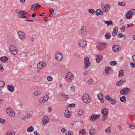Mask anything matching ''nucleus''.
Segmentation results:
<instances>
[{
  "mask_svg": "<svg viewBox=\"0 0 135 135\" xmlns=\"http://www.w3.org/2000/svg\"><path fill=\"white\" fill-rule=\"evenodd\" d=\"M107 45L105 43H99L97 45V49L100 51H103L106 47Z\"/></svg>",
  "mask_w": 135,
  "mask_h": 135,
  "instance_id": "4",
  "label": "nucleus"
},
{
  "mask_svg": "<svg viewBox=\"0 0 135 135\" xmlns=\"http://www.w3.org/2000/svg\"><path fill=\"white\" fill-rule=\"evenodd\" d=\"M120 100L122 102H125L126 101V97L123 96L120 98Z\"/></svg>",
  "mask_w": 135,
  "mask_h": 135,
  "instance_id": "33",
  "label": "nucleus"
},
{
  "mask_svg": "<svg viewBox=\"0 0 135 135\" xmlns=\"http://www.w3.org/2000/svg\"><path fill=\"white\" fill-rule=\"evenodd\" d=\"M130 89L129 88H126L121 90L120 93L123 95H126L128 94L130 92Z\"/></svg>",
  "mask_w": 135,
  "mask_h": 135,
  "instance_id": "5",
  "label": "nucleus"
},
{
  "mask_svg": "<svg viewBox=\"0 0 135 135\" xmlns=\"http://www.w3.org/2000/svg\"><path fill=\"white\" fill-rule=\"evenodd\" d=\"M132 16L131 12L128 11L126 14V17L127 19H129L132 17Z\"/></svg>",
  "mask_w": 135,
  "mask_h": 135,
  "instance_id": "20",
  "label": "nucleus"
},
{
  "mask_svg": "<svg viewBox=\"0 0 135 135\" xmlns=\"http://www.w3.org/2000/svg\"><path fill=\"white\" fill-rule=\"evenodd\" d=\"M16 47L13 45H10L9 47V51L11 50H13L15 49Z\"/></svg>",
  "mask_w": 135,
  "mask_h": 135,
  "instance_id": "39",
  "label": "nucleus"
},
{
  "mask_svg": "<svg viewBox=\"0 0 135 135\" xmlns=\"http://www.w3.org/2000/svg\"><path fill=\"white\" fill-rule=\"evenodd\" d=\"M111 36V34L109 32L106 33L105 35V37L107 39H109Z\"/></svg>",
  "mask_w": 135,
  "mask_h": 135,
  "instance_id": "36",
  "label": "nucleus"
},
{
  "mask_svg": "<svg viewBox=\"0 0 135 135\" xmlns=\"http://www.w3.org/2000/svg\"><path fill=\"white\" fill-rule=\"evenodd\" d=\"M103 21L105 22V24H107L108 26H110V25L112 26L113 25V22L112 21Z\"/></svg>",
  "mask_w": 135,
  "mask_h": 135,
  "instance_id": "30",
  "label": "nucleus"
},
{
  "mask_svg": "<svg viewBox=\"0 0 135 135\" xmlns=\"http://www.w3.org/2000/svg\"><path fill=\"white\" fill-rule=\"evenodd\" d=\"M86 132L84 129H81L79 131V135H85Z\"/></svg>",
  "mask_w": 135,
  "mask_h": 135,
  "instance_id": "31",
  "label": "nucleus"
},
{
  "mask_svg": "<svg viewBox=\"0 0 135 135\" xmlns=\"http://www.w3.org/2000/svg\"><path fill=\"white\" fill-rule=\"evenodd\" d=\"M100 117L99 114L96 115L93 114L90 117V119L91 121H94L95 120L98 119Z\"/></svg>",
  "mask_w": 135,
  "mask_h": 135,
  "instance_id": "13",
  "label": "nucleus"
},
{
  "mask_svg": "<svg viewBox=\"0 0 135 135\" xmlns=\"http://www.w3.org/2000/svg\"><path fill=\"white\" fill-rule=\"evenodd\" d=\"M89 133L90 135H94L95 134V131L93 129H90L89 131Z\"/></svg>",
  "mask_w": 135,
  "mask_h": 135,
  "instance_id": "26",
  "label": "nucleus"
},
{
  "mask_svg": "<svg viewBox=\"0 0 135 135\" xmlns=\"http://www.w3.org/2000/svg\"><path fill=\"white\" fill-rule=\"evenodd\" d=\"M112 50L114 52H117L119 50V46L116 45H114L112 47Z\"/></svg>",
  "mask_w": 135,
  "mask_h": 135,
  "instance_id": "19",
  "label": "nucleus"
},
{
  "mask_svg": "<svg viewBox=\"0 0 135 135\" xmlns=\"http://www.w3.org/2000/svg\"><path fill=\"white\" fill-rule=\"evenodd\" d=\"M103 98H98L100 100V102L102 103H103L104 102V100L103 99Z\"/></svg>",
  "mask_w": 135,
  "mask_h": 135,
  "instance_id": "52",
  "label": "nucleus"
},
{
  "mask_svg": "<svg viewBox=\"0 0 135 135\" xmlns=\"http://www.w3.org/2000/svg\"><path fill=\"white\" fill-rule=\"evenodd\" d=\"M49 96L48 95H45L44 96L43 98H41L39 100V101L40 103H43L47 101L48 99Z\"/></svg>",
  "mask_w": 135,
  "mask_h": 135,
  "instance_id": "12",
  "label": "nucleus"
},
{
  "mask_svg": "<svg viewBox=\"0 0 135 135\" xmlns=\"http://www.w3.org/2000/svg\"><path fill=\"white\" fill-rule=\"evenodd\" d=\"M129 12H131V13L132 15L135 14V9H132L130 10L129 11Z\"/></svg>",
  "mask_w": 135,
  "mask_h": 135,
  "instance_id": "46",
  "label": "nucleus"
},
{
  "mask_svg": "<svg viewBox=\"0 0 135 135\" xmlns=\"http://www.w3.org/2000/svg\"><path fill=\"white\" fill-rule=\"evenodd\" d=\"M46 65V64L44 61H40L37 64V67L39 69H41L45 67Z\"/></svg>",
  "mask_w": 135,
  "mask_h": 135,
  "instance_id": "9",
  "label": "nucleus"
},
{
  "mask_svg": "<svg viewBox=\"0 0 135 135\" xmlns=\"http://www.w3.org/2000/svg\"><path fill=\"white\" fill-rule=\"evenodd\" d=\"M97 97L98 98H103V95L101 93H99L98 94Z\"/></svg>",
  "mask_w": 135,
  "mask_h": 135,
  "instance_id": "50",
  "label": "nucleus"
},
{
  "mask_svg": "<svg viewBox=\"0 0 135 135\" xmlns=\"http://www.w3.org/2000/svg\"><path fill=\"white\" fill-rule=\"evenodd\" d=\"M111 68L109 67H107L105 69V71H108L110 70Z\"/></svg>",
  "mask_w": 135,
  "mask_h": 135,
  "instance_id": "55",
  "label": "nucleus"
},
{
  "mask_svg": "<svg viewBox=\"0 0 135 135\" xmlns=\"http://www.w3.org/2000/svg\"><path fill=\"white\" fill-rule=\"evenodd\" d=\"M81 29V33L82 35H85L87 34L86 29L85 26H82Z\"/></svg>",
  "mask_w": 135,
  "mask_h": 135,
  "instance_id": "15",
  "label": "nucleus"
},
{
  "mask_svg": "<svg viewBox=\"0 0 135 135\" xmlns=\"http://www.w3.org/2000/svg\"><path fill=\"white\" fill-rule=\"evenodd\" d=\"M9 51L11 54L14 55H16L18 52V50L16 49L13 50H11Z\"/></svg>",
  "mask_w": 135,
  "mask_h": 135,
  "instance_id": "29",
  "label": "nucleus"
},
{
  "mask_svg": "<svg viewBox=\"0 0 135 135\" xmlns=\"http://www.w3.org/2000/svg\"><path fill=\"white\" fill-rule=\"evenodd\" d=\"M118 28L117 27L115 26V27L114 28L113 32L117 33L118 32Z\"/></svg>",
  "mask_w": 135,
  "mask_h": 135,
  "instance_id": "49",
  "label": "nucleus"
},
{
  "mask_svg": "<svg viewBox=\"0 0 135 135\" xmlns=\"http://www.w3.org/2000/svg\"><path fill=\"white\" fill-rule=\"evenodd\" d=\"M88 11L92 15L94 14V13L95 12V10L92 9H89Z\"/></svg>",
  "mask_w": 135,
  "mask_h": 135,
  "instance_id": "37",
  "label": "nucleus"
},
{
  "mask_svg": "<svg viewBox=\"0 0 135 135\" xmlns=\"http://www.w3.org/2000/svg\"><path fill=\"white\" fill-rule=\"evenodd\" d=\"M134 26V25L133 24H131L130 25L127 24V28H128L130 27H132Z\"/></svg>",
  "mask_w": 135,
  "mask_h": 135,
  "instance_id": "56",
  "label": "nucleus"
},
{
  "mask_svg": "<svg viewBox=\"0 0 135 135\" xmlns=\"http://www.w3.org/2000/svg\"><path fill=\"white\" fill-rule=\"evenodd\" d=\"M129 127L131 129H133L135 128V126L131 124L129 126Z\"/></svg>",
  "mask_w": 135,
  "mask_h": 135,
  "instance_id": "62",
  "label": "nucleus"
},
{
  "mask_svg": "<svg viewBox=\"0 0 135 135\" xmlns=\"http://www.w3.org/2000/svg\"><path fill=\"white\" fill-rule=\"evenodd\" d=\"M122 31L124 32V30L125 29V27L124 26H123L122 28H120Z\"/></svg>",
  "mask_w": 135,
  "mask_h": 135,
  "instance_id": "63",
  "label": "nucleus"
},
{
  "mask_svg": "<svg viewBox=\"0 0 135 135\" xmlns=\"http://www.w3.org/2000/svg\"><path fill=\"white\" fill-rule=\"evenodd\" d=\"M108 109L106 108H104L101 110V114L103 116H107L108 115Z\"/></svg>",
  "mask_w": 135,
  "mask_h": 135,
  "instance_id": "16",
  "label": "nucleus"
},
{
  "mask_svg": "<svg viewBox=\"0 0 135 135\" xmlns=\"http://www.w3.org/2000/svg\"><path fill=\"white\" fill-rule=\"evenodd\" d=\"M126 81V80H120L116 82V84L117 86H120L122 85L124 83H125Z\"/></svg>",
  "mask_w": 135,
  "mask_h": 135,
  "instance_id": "18",
  "label": "nucleus"
},
{
  "mask_svg": "<svg viewBox=\"0 0 135 135\" xmlns=\"http://www.w3.org/2000/svg\"><path fill=\"white\" fill-rule=\"evenodd\" d=\"M64 116L65 117L68 118L70 117V113L68 110L65 111Z\"/></svg>",
  "mask_w": 135,
  "mask_h": 135,
  "instance_id": "24",
  "label": "nucleus"
},
{
  "mask_svg": "<svg viewBox=\"0 0 135 135\" xmlns=\"http://www.w3.org/2000/svg\"><path fill=\"white\" fill-rule=\"evenodd\" d=\"M132 59L133 61L135 63V55H133L132 56Z\"/></svg>",
  "mask_w": 135,
  "mask_h": 135,
  "instance_id": "64",
  "label": "nucleus"
},
{
  "mask_svg": "<svg viewBox=\"0 0 135 135\" xmlns=\"http://www.w3.org/2000/svg\"><path fill=\"white\" fill-rule=\"evenodd\" d=\"M34 130V128L33 126H31L29 127L27 129V131L29 132H31Z\"/></svg>",
  "mask_w": 135,
  "mask_h": 135,
  "instance_id": "35",
  "label": "nucleus"
},
{
  "mask_svg": "<svg viewBox=\"0 0 135 135\" xmlns=\"http://www.w3.org/2000/svg\"><path fill=\"white\" fill-rule=\"evenodd\" d=\"M110 101H111L110 103L112 105H114L117 102V100L115 99H112V100H110Z\"/></svg>",
  "mask_w": 135,
  "mask_h": 135,
  "instance_id": "41",
  "label": "nucleus"
},
{
  "mask_svg": "<svg viewBox=\"0 0 135 135\" xmlns=\"http://www.w3.org/2000/svg\"><path fill=\"white\" fill-rule=\"evenodd\" d=\"M15 12L16 13L19 14L18 16L22 18V16L23 15H26L25 11H22L20 9H16Z\"/></svg>",
  "mask_w": 135,
  "mask_h": 135,
  "instance_id": "6",
  "label": "nucleus"
},
{
  "mask_svg": "<svg viewBox=\"0 0 135 135\" xmlns=\"http://www.w3.org/2000/svg\"><path fill=\"white\" fill-rule=\"evenodd\" d=\"M107 116H103L102 117L101 120L102 121L104 122L106 120H107Z\"/></svg>",
  "mask_w": 135,
  "mask_h": 135,
  "instance_id": "38",
  "label": "nucleus"
},
{
  "mask_svg": "<svg viewBox=\"0 0 135 135\" xmlns=\"http://www.w3.org/2000/svg\"><path fill=\"white\" fill-rule=\"evenodd\" d=\"M95 13L96 15L97 16L100 15L102 16L104 14L103 11L101 9H97L95 12Z\"/></svg>",
  "mask_w": 135,
  "mask_h": 135,
  "instance_id": "21",
  "label": "nucleus"
},
{
  "mask_svg": "<svg viewBox=\"0 0 135 135\" xmlns=\"http://www.w3.org/2000/svg\"><path fill=\"white\" fill-rule=\"evenodd\" d=\"M47 79L49 81H51L53 80V78L51 76H49L47 77Z\"/></svg>",
  "mask_w": 135,
  "mask_h": 135,
  "instance_id": "43",
  "label": "nucleus"
},
{
  "mask_svg": "<svg viewBox=\"0 0 135 135\" xmlns=\"http://www.w3.org/2000/svg\"><path fill=\"white\" fill-rule=\"evenodd\" d=\"M117 33L113 32V33H112V35L113 36L115 37L117 36Z\"/></svg>",
  "mask_w": 135,
  "mask_h": 135,
  "instance_id": "59",
  "label": "nucleus"
},
{
  "mask_svg": "<svg viewBox=\"0 0 135 135\" xmlns=\"http://www.w3.org/2000/svg\"><path fill=\"white\" fill-rule=\"evenodd\" d=\"M96 60L97 62H99L103 59V56L102 55L97 54L96 56Z\"/></svg>",
  "mask_w": 135,
  "mask_h": 135,
  "instance_id": "17",
  "label": "nucleus"
},
{
  "mask_svg": "<svg viewBox=\"0 0 135 135\" xmlns=\"http://www.w3.org/2000/svg\"><path fill=\"white\" fill-rule=\"evenodd\" d=\"M5 121L4 119L0 118V123L2 124H3L4 123V122Z\"/></svg>",
  "mask_w": 135,
  "mask_h": 135,
  "instance_id": "53",
  "label": "nucleus"
},
{
  "mask_svg": "<svg viewBox=\"0 0 135 135\" xmlns=\"http://www.w3.org/2000/svg\"><path fill=\"white\" fill-rule=\"evenodd\" d=\"M18 34L20 38L22 41L24 40L26 38V36L25 32L23 31H19L18 32Z\"/></svg>",
  "mask_w": 135,
  "mask_h": 135,
  "instance_id": "7",
  "label": "nucleus"
},
{
  "mask_svg": "<svg viewBox=\"0 0 135 135\" xmlns=\"http://www.w3.org/2000/svg\"><path fill=\"white\" fill-rule=\"evenodd\" d=\"M104 12L105 13L107 12L110 9V5L109 4H106L104 8Z\"/></svg>",
  "mask_w": 135,
  "mask_h": 135,
  "instance_id": "22",
  "label": "nucleus"
},
{
  "mask_svg": "<svg viewBox=\"0 0 135 135\" xmlns=\"http://www.w3.org/2000/svg\"><path fill=\"white\" fill-rule=\"evenodd\" d=\"M61 95L64 97L65 99H68V96L64 94H61Z\"/></svg>",
  "mask_w": 135,
  "mask_h": 135,
  "instance_id": "48",
  "label": "nucleus"
},
{
  "mask_svg": "<svg viewBox=\"0 0 135 135\" xmlns=\"http://www.w3.org/2000/svg\"><path fill=\"white\" fill-rule=\"evenodd\" d=\"M55 58L58 61H60L63 59L62 54L60 52L56 51L55 53Z\"/></svg>",
  "mask_w": 135,
  "mask_h": 135,
  "instance_id": "3",
  "label": "nucleus"
},
{
  "mask_svg": "<svg viewBox=\"0 0 135 135\" xmlns=\"http://www.w3.org/2000/svg\"><path fill=\"white\" fill-rule=\"evenodd\" d=\"M105 98L107 100L109 101H110V100H112V98H111L109 95H106L105 96Z\"/></svg>",
  "mask_w": 135,
  "mask_h": 135,
  "instance_id": "42",
  "label": "nucleus"
},
{
  "mask_svg": "<svg viewBox=\"0 0 135 135\" xmlns=\"http://www.w3.org/2000/svg\"><path fill=\"white\" fill-rule=\"evenodd\" d=\"M6 111L7 113L11 117H13L15 116V113L13 111L12 109L10 108H7Z\"/></svg>",
  "mask_w": 135,
  "mask_h": 135,
  "instance_id": "10",
  "label": "nucleus"
},
{
  "mask_svg": "<svg viewBox=\"0 0 135 135\" xmlns=\"http://www.w3.org/2000/svg\"><path fill=\"white\" fill-rule=\"evenodd\" d=\"M78 43L80 46L82 47H85L86 46L87 43L86 41L81 40L79 41Z\"/></svg>",
  "mask_w": 135,
  "mask_h": 135,
  "instance_id": "11",
  "label": "nucleus"
},
{
  "mask_svg": "<svg viewBox=\"0 0 135 135\" xmlns=\"http://www.w3.org/2000/svg\"><path fill=\"white\" fill-rule=\"evenodd\" d=\"M8 57L5 56L2 57L0 58V60L3 62H6L8 61Z\"/></svg>",
  "mask_w": 135,
  "mask_h": 135,
  "instance_id": "23",
  "label": "nucleus"
},
{
  "mask_svg": "<svg viewBox=\"0 0 135 135\" xmlns=\"http://www.w3.org/2000/svg\"><path fill=\"white\" fill-rule=\"evenodd\" d=\"M49 121V118L46 116H44L42 118V123L43 125L45 126Z\"/></svg>",
  "mask_w": 135,
  "mask_h": 135,
  "instance_id": "14",
  "label": "nucleus"
},
{
  "mask_svg": "<svg viewBox=\"0 0 135 135\" xmlns=\"http://www.w3.org/2000/svg\"><path fill=\"white\" fill-rule=\"evenodd\" d=\"M27 117V118H30L32 116V115L30 114H26Z\"/></svg>",
  "mask_w": 135,
  "mask_h": 135,
  "instance_id": "61",
  "label": "nucleus"
},
{
  "mask_svg": "<svg viewBox=\"0 0 135 135\" xmlns=\"http://www.w3.org/2000/svg\"><path fill=\"white\" fill-rule=\"evenodd\" d=\"M73 132L72 131H70L67 132L65 135H73Z\"/></svg>",
  "mask_w": 135,
  "mask_h": 135,
  "instance_id": "45",
  "label": "nucleus"
},
{
  "mask_svg": "<svg viewBox=\"0 0 135 135\" xmlns=\"http://www.w3.org/2000/svg\"><path fill=\"white\" fill-rule=\"evenodd\" d=\"M15 133L14 132H12L11 131L8 132H6V135H15Z\"/></svg>",
  "mask_w": 135,
  "mask_h": 135,
  "instance_id": "40",
  "label": "nucleus"
},
{
  "mask_svg": "<svg viewBox=\"0 0 135 135\" xmlns=\"http://www.w3.org/2000/svg\"><path fill=\"white\" fill-rule=\"evenodd\" d=\"M34 94L35 95L37 96L40 95L41 93L40 91L37 90L34 91Z\"/></svg>",
  "mask_w": 135,
  "mask_h": 135,
  "instance_id": "34",
  "label": "nucleus"
},
{
  "mask_svg": "<svg viewBox=\"0 0 135 135\" xmlns=\"http://www.w3.org/2000/svg\"><path fill=\"white\" fill-rule=\"evenodd\" d=\"M89 95L87 94H84L82 97V100L83 102L85 103H89L91 101V99L89 98Z\"/></svg>",
  "mask_w": 135,
  "mask_h": 135,
  "instance_id": "2",
  "label": "nucleus"
},
{
  "mask_svg": "<svg viewBox=\"0 0 135 135\" xmlns=\"http://www.w3.org/2000/svg\"><path fill=\"white\" fill-rule=\"evenodd\" d=\"M49 10L51 13H54V11L52 9L49 8Z\"/></svg>",
  "mask_w": 135,
  "mask_h": 135,
  "instance_id": "60",
  "label": "nucleus"
},
{
  "mask_svg": "<svg viewBox=\"0 0 135 135\" xmlns=\"http://www.w3.org/2000/svg\"><path fill=\"white\" fill-rule=\"evenodd\" d=\"M124 74V71L123 70H121L119 73V77H120L123 76Z\"/></svg>",
  "mask_w": 135,
  "mask_h": 135,
  "instance_id": "32",
  "label": "nucleus"
},
{
  "mask_svg": "<svg viewBox=\"0 0 135 135\" xmlns=\"http://www.w3.org/2000/svg\"><path fill=\"white\" fill-rule=\"evenodd\" d=\"M105 132L107 133H110L111 131L110 128L109 127H108L105 130Z\"/></svg>",
  "mask_w": 135,
  "mask_h": 135,
  "instance_id": "51",
  "label": "nucleus"
},
{
  "mask_svg": "<svg viewBox=\"0 0 135 135\" xmlns=\"http://www.w3.org/2000/svg\"><path fill=\"white\" fill-rule=\"evenodd\" d=\"M118 4L119 6H123L126 5L125 3L124 2H120L118 3Z\"/></svg>",
  "mask_w": 135,
  "mask_h": 135,
  "instance_id": "47",
  "label": "nucleus"
},
{
  "mask_svg": "<svg viewBox=\"0 0 135 135\" xmlns=\"http://www.w3.org/2000/svg\"><path fill=\"white\" fill-rule=\"evenodd\" d=\"M35 6V7L33 8V11H35L36 10V8L38 7V6H37V4L36 3L34 4Z\"/></svg>",
  "mask_w": 135,
  "mask_h": 135,
  "instance_id": "58",
  "label": "nucleus"
},
{
  "mask_svg": "<svg viewBox=\"0 0 135 135\" xmlns=\"http://www.w3.org/2000/svg\"><path fill=\"white\" fill-rule=\"evenodd\" d=\"M130 65L133 68H135V64L132 62L130 63Z\"/></svg>",
  "mask_w": 135,
  "mask_h": 135,
  "instance_id": "57",
  "label": "nucleus"
},
{
  "mask_svg": "<svg viewBox=\"0 0 135 135\" xmlns=\"http://www.w3.org/2000/svg\"><path fill=\"white\" fill-rule=\"evenodd\" d=\"M3 68L2 67V64H0V71L2 72L3 71Z\"/></svg>",
  "mask_w": 135,
  "mask_h": 135,
  "instance_id": "54",
  "label": "nucleus"
},
{
  "mask_svg": "<svg viewBox=\"0 0 135 135\" xmlns=\"http://www.w3.org/2000/svg\"><path fill=\"white\" fill-rule=\"evenodd\" d=\"M84 62L85 66L84 68V69H85L89 67L90 64L89 58L88 57H85Z\"/></svg>",
  "mask_w": 135,
  "mask_h": 135,
  "instance_id": "8",
  "label": "nucleus"
},
{
  "mask_svg": "<svg viewBox=\"0 0 135 135\" xmlns=\"http://www.w3.org/2000/svg\"><path fill=\"white\" fill-rule=\"evenodd\" d=\"M117 64V63L115 61H111L110 64L112 66H114L116 65Z\"/></svg>",
  "mask_w": 135,
  "mask_h": 135,
  "instance_id": "44",
  "label": "nucleus"
},
{
  "mask_svg": "<svg viewBox=\"0 0 135 135\" xmlns=\"http://www.w3.org/2000/svg\"><path fill=\"white\" fill-rule=\"evenodd\" d=\"M5 85V83L3 81H0V91L1 90V88L4 87Z\"/></svg>",
  "mask_w": 135,
  "mask_h": 135,
  "instance_id": "28",
  "label": "nucleus"
},
{
  "mask_svg": "<svg viewBox=\"0 0 135 135\" xmlns=\"http://www.w3.org/2000/svg\"><path fill=\"white\" fill-rule=\"evenodd\" d=\"M8 89L11 92H13L14 90V88L11 85H8L7 86Z\"/></svg>",
  "mask_w": 135,
  "mask_h": 135,
  "instance_id": "25",
  "label": "nucleus"
},
{
  "mask_svg": "<svg viewBox=\"0 0 135 135\" xmlns=\"http://www.w3.org/2000/svg\"><path fill=\"white\" fill-rule=\"evenodd\" d=\"M74 75L70 72H68L65 76L66 80L69 82H71L74 79Z\"/></svg>",
  "mask_w": 135,
  "mask_h": 135,
  "instance_id": "1",
  "label": "nucleus"
},
{
  "mask_svg": "<svg viewBox=\"0 0 135 135\" xmlns=\"http://www.w3.org/2000/svg\"><path fill=\"white\" fill-rule=\"evenodd\" d=\"M84 113V110L82 109H79L78 111V115H83Z\"/></svg>",
  "mask_w": 135,
  "mask_h": 135,
  "instance_id": "27",
  "label": "nucleus"
}]
</instances>
